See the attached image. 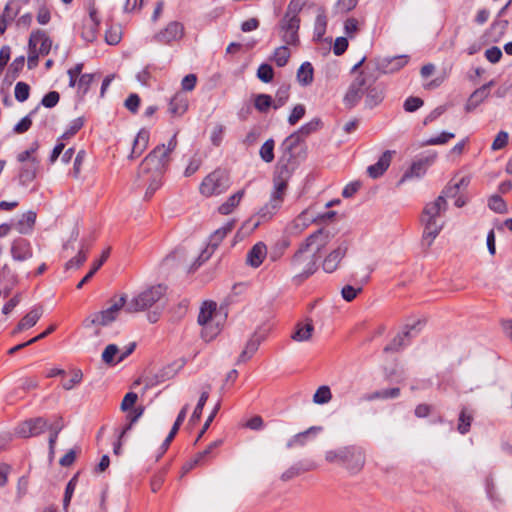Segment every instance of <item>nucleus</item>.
<instances>
[{
  "instance_id": "1",
  "label": "nucleus",
  "mask_w": 512,
  "mask_h": 512,
  "mask_svg": "<svg viewBox=\"0 0 512 512\" xmlns=\"http://www.w3.org/2000/svg\"><path fill=\"white\" fill-rule=\"evenodd\" d=\"M177 147V134H174L167 145L156 146L141 162L138 177L147 184L145 198L149 199L162 185V176L170 161V154Z\"/></svg>"
},
{
  "instance_id": "2",
  "label": "nucleus",
  "mask_w": 512,
  "mask_h": 512,
  "mask_svg": "<svg viewBox=\"0 0 512 512\" xmlns=\"http://www.w3.org/2000/svg\"><path fill=\"white\" fill-rule=\"evenodd\" d=\"M447 201L444 195L440 194L434 201L427 203L421 215V223L424 226L423 241L431 246L435 238L444 227L441 215L447 210Z\"/></svg>"
},
{
  "instance_id": "3",
  "label": "nucleus",
  "mask_w": 512,
  "mask_h": 512,
  "mask_svg": "<svg viewBox=\"0 0 512 512\" xmlns=\"http://www.w3.org/2000/svg\"><path fill=\"white\" fill-rule=\"evenodd\" d=\"M225 315L217 310L214 301H204L200 307L197 322L201 326V337L204 341L213 340L221 331Z\"/></svg>"
},
{
  "instance_id": "4",
  "label": "nucleus",
  "mask_w": 512,
  "mask_h": 512,
  "mask_svg": "<svg viewBox=\"0 0 512 512\" xmlns=\"http://www.w3.org/2000/svg\"><path fill=\"white\" fill-rule=\"evenodd\" d=\"M124 307H126L125 295L120 296L118 299H112L107 308L87 316L83 321V326L85 328L108 326L117 319Z\"/></svg>"
},
{
  "instance_id": "5",
  "label": "nucleus",
  "mask_w": 512,
  "mask_h": 512,
  "mask_svg": "<svg viewBox=\"0 0 512 512\" xmlns=\"http://www.w3.org/2000/svg\"><path fill=\"white\" fill-rule=\"evenodd\" d=\"M290 162H281L279 158L277 171L278 177L274 180V191L272 193L270 202L261 209V214L265 217L267 214L272 215L281 206L284 198V194L287 188V179L290 176V170L288 164Z\"/></svg>"
},
{
  "instance_id": "6",
  "label": "nucleus",
  "mask_w": 512,
  "mask_h": 512,
  "mask_svg": "<svg viewBox=\"0 0 512 512\" xmlns=\"http://www.w3.org/2000/svg\"><path fill=\"white\" fill-rule=\"evenodd\" d=\"M166 288L162 285L152 286L130 301H126V311L129 313L143 311L157 303L165 294Z\"/></svg>"
},
{
  "instance_id": "7",
  "label": "nucleus",
  "mask_w": 512,
  "mask_h": 512,
  "mask_svg": "<svg viewBox=\"0 0 512 512\" xmlns=\"http://www.w3.org/2000/svg\"><path fill=\"white\" fill-rule=\"evenodd\" d=\"M355 458V463H350L351 471L357 472L359 471L365 463V456L361 448L349 446L343 447L338 450H330L325 454V459L331 463H340L348 462V458Z\"/></svg>"
},
{
  "instance_id": "8",
  "label": "nucleus",
  "mask_w": 512,
  "mask_h": 512,
  "mask_svg": "<svg viewBox=\"0 0 512 512\" xmlns=\"http://www.w3.org/2000/svg\"><path fill=\"white\" fill-rule=\"evenodd\" d=\"M230 186L228 175L220 169L208 174L200 184L199 191L205 197L224 193Z\"/></svg>"
},
{
  "instance_id": "9",
  "label": "nucleus",
  "mask_w": 512,
  "mask_h": 512,
  "mask_svg": "<svg viewBox=\"0 0 512 512\" xmlns=\"http://www.w3.org/2000/svg\"><path fill=\"white\" fill-rule=\"evenodd\" d=\"M320 125L319 119H314L303 125L297 132L288 136L280 146L282 151L281 162H290L293 158V149L302 141V136H307L316 131Z\"/></svg>"
},
{
  "instance_id": "10",
  "label": "nucleus",
  "mask_w": 512,
  "mask_h": 512,
  "mask_svg": "<svg viewBox=\"0 0 512 512\" xmlns=\"http://www.w3.org/2000/svg\"><path fill=\"white\" fill-rule=\"evenodd\" d=\"M316 257L314 253L304 249L300 244L298 250L291 259V267L298 276L308 277L314 273L316 268Z\"/></svg>"
},
{
  "instance_id": "11",
  "label": "nucleus",
  "mask_w": 512,
  "mask_h": 512,
  "mask_svg": "<svg viewBox=\"0 0 512 512\" xmlns=\"http://www.w3.org/2000/svg\"><path fill=\"white\" fill-rule=\"evenodd\" d=\"M372 81L373 75L370 73L363 71L357 75L344 96V104L349 108L354 107L365 94L366 87H368Z\"/></svg>"
},
{
  "instance_id": "12",
  "label": "nucleus",
  "mask_w": 512,
  "mask_h": 512,
  "mask_svg": "<svg viewBox=\"0 0 512 512\" xmlns=\"http://www.w3.org/2000/svg\"><path fill=\"white\" fill-rule=\"evenodd\" d=\"M335 233L330 228H320L310 234L301 244L304 249L314 253L315 257L332 241Z\"/></svg>"
},
{
  "instance_id": "13",
  "label": "nucleus",
  "mask_w": 512,
  "mask_h": 512,
  "mask_svg": "<svg viewBox=\"0 0 512 512\" xmlns=\"http://www.w3.org/2000/svg\"><path fill=\"white\" fill-rule=\"evenodd\" d=\"M437 153L429 152L426 156H423L412 162L410 167L404 172L398 185L405 183L412 179H419L423 177L428 169L436 160Z\"/></svg>"
},
{
  "instance_id": "14",
  "label": "nucleus",
  "mask_w": 512,
  "mask_h": 512,
  "mask_svg": "<svg viewBox=\"0 0 512 512\" xmlns=\"http://www.w3.org/2000/svg\"><path fill=\"white\" fill-rule=\"evenodd\" d=\"M300 19L298 16H284L280 22V32L282 40L288 45H296L298 43V30Z\"/></svg>"
},
{
  "instance_id": "15",
  "label": "nucleus",
  "mask_w": 512,
  "mask_h": 512,
  "mask_svg": "<svg viewBox=\"0 0 512 512\" xmlns=\"http://www.w3.org/2000/svg\"><path fill=\"white\" fill-rule=\"evenodd\" d=\"M349 245L348 242L343 240L338 243L337 247L334 248L323 260L322 267L326 273H333L339 267L340 262L347 254Z\"/></svg>"
},
{
  "instance_id": "16",
  "label": "nucleus",
  "mask_w": 512,
  "mask_h": 512,
  "mask_svg": "<svg viewBox=\"0 0 512 512\" xmlns=\"http://www.w3.org/2000/svg\"><path fill=\"white\" fill-rule=\"evenodd\" d=\"M184 36V26L178 21H171L167 26L155 34L154 39L162 44H169L182 39Z\"/></svg>"
},
{
  "instance_id": "17",
  "label": "nucleus",
  "mask_w": 512,
  "mask_h": 512,
  "mask_svg": "<svg viewBox=\"0 0 512 512\" xmlns=\"http://www.w3.org/2000/svg\"><path fill=\"white\" fill-rule=\"evenodd\" d=\"M269 328H259L246 343L244 350L238 358V363L246 362L258 350L260 344L266 339Z\"/></svg>"
},
{
  "instance_id": "18",
  "label": "nucleus",
  "mask_w": 512,
  "mask_h": 512,
  "mask_svg": "<svg viewBox=\"0 0 512 512\" xmlns=\"http://www.w3.org/2000/svg\"><path fill=\"white\" fill-rule=\"evenodd\" d=\"M47 422L43 418H35L22 422L17 427V434L23 438L37 436L45 431Z\"/></svg>"
},
{
  "instance_id": "19",
  "label": "nucleus",
  "mask_w": 512,
  "mask_h": 512,
  "mask_svg": "<svg viewBox=\"0 0 512 512\" xmlns=\"http://www.w3.org/2000/svg\"><path fill=\"white\" fill-rule=\"evenodd\" d=\"M314 217L309 212L303 211L294 220H292L286 227V232L289 236H298L313 222Z\"/></svg>"
},
{
  "instance_id": "20",
  "label": "nucleus",
  "mask_w": 512,
  "mask_h": 512,
  "mask_svg": "<svg viewBox=\"0 0 512 512\" xmlns=\"http://www.w3.org/2000/svg\"><path fill=\"white\" fill-rule=\"evenodd\" d=\"M99 24L100 19L98 18L96 8L90 7L89 17L85 20L81 33L82 38L87 42L94 41L97 35Z\"/></svg>"
},
{
  "instance_id": "21",
  "label": "nucleus",
  "mask_w": 512,
  "mask_h": 512,
  "mask_svg": "<svg viewBox=\"0 0 512 512\" xmlns=\"http://www.w3.org/2000/svg\"><path fill=\"white\" fill-rule=\"evenodd\" d=\"M10 253L14 261L22 262L29 260L33 256L30 243L22 238L12 242Z\"/></svg>"
},
{
  "instance_id": "22",
  "label": "nucleus",
  "mask_w": 512,
  "mask_h": 512,
  "mask_svg": "<svg viewBox=\"0 0 512 512\" xmlns=\"http://www.w3.org/2000/svg\"><path fill=\"white\" fill-rule=\"evenodd\" d=\"M52 46L51 39L42 30L33 31L29 38V48H37V51L43 56L50 52Z\"/></svg>"
},
{
  "instance_id": "23",
  "label": "nucleus",
  "mask_w": 512,
  "mask_h": 512,
  "mask_svg": "<svg viewBox=\"0 0 512 512\" xmlns=\"http://www.w3.org/2000/svg\"><path fill=\"white\" fill-rule=\"evenodd\" d=\"M495 85V82L491 80L490 82L482 85L480 88L476 89L469 97L465 109L470 112L476 109L485 99L488 98L490 94V89Z\"/></svg>"
},
{
  "instance_id": "24",
  "label": "nucleus",
  "mask_w": 512,
  "mask_h": 512,
  "mask_svg": "<svg viewBox=\"0 0 512 512\" xmlns=\"http://www.w3.org/2000/svg\"><path fill=\"white\" fill-rule=\"evenodd\" d=\"M39 163L38 159H31L30 162L22 164L18 174L20 185L27 186L35 180L39 170Z\"/></svg>"
},
{
  "instance_id": "25",
  "label": "nucleus",
  "mask_w": 512,
  "mask_h": 512,
  "mask_svg": "<svg viewBox=\"0 0 512 512\" xmlns=\"http://www.w3.org/2000/svg\"><path fill=\"white\" fill-rule=\"evenodd\" d=\"M366 106L369 108H373L379 105L384 99V87L382 84L377 83L375 78L373 77V81L371 84L366 87Z\"/></svg>"
},
{
  "instance_id": "26",
  "label": "nucleus",
  "mask_w": 512,
  "mask_h": 512,
  "mask_svg": "<svg viewBox=\"0 0 512 512\" xmlns=\"http://www.w3.org/2000/svg\"><path fill=\"white\" fill-rule=\"evenodd\" d=\"M42 315H43L42 306L34 307L20 320L17 327L15 328L14 333H18L23 330L32 328L33 326L36 325V323L39 321V319L42 317Z\"/></svg>"
},
{
  "instance_id": "27",
  "label": "nucleus",
  "mask_w": 512,
  "mask_h": 512,
  "mask_svg": "<svg viewBox=\"0 0 512 512\" xmlns=\"http://www.w3.org/2000/svg\"><path fill=\"white\" fill-rule=\"evenodd\" d=\"M149 139V131L146 129H141L133 141L132 150L131 154L129 155V158L135 159L139 157L147 149Z\"/></svg>"
},
{
  "instance_id": "28",
  "label": "nucleus",
  "mask_w": 512,
  "mask_h": 512,
  "mask_svg": "<svg viewBox=\"0 0 512 512\" xmlns=\"http://www.w3.org/2000/svg\"><path fill=\"white\" fill-rule=\"evenodd\" d=\"M36 221V213L34 211H27L22 214L16 223L13 224V228L20 234H30L34 228Z\"/></svg>"
},
{
  "instance_id": "29",
  "label": "nucleus",
  "mask_w": 512,
  "mask_h": 512,
  "mask_svg": "<svg viewBox=\"0 0 512 512\" xmlns=\"http://www.w3.org/2000/svg\"><path fill=\"white\" fill-rule=\"evenodd\" d=\"M391 158V151H385L375 164L367 168L369 176L373 179L380 177L390 166Z\"/></svg>"
},
{
  "instance_id": "30",
  "label": "nucleus",
  "mask_w": 512,
  "mask_h": 512,
  "mask_svg": "<svg viewBox=\"0 0 512 512\" xmlns=\"http://www.w3.org/2000/svg\"><path fill=\"white\" fill-rule=\"evenodd\" d=\"M267 255V247L264 243L259 242L255 244L247 254V263L257 268L259 267Z\"/></svg>"
},
{
  "instance_id": "31",
  "label": "nucleus",
  "mask_w": 512,
  "mask_h": 512,
  "mask_svg": "<svg viewBox=\"0 0 512 512\" xmlns=\"http://www.w3.org/2000/svg\"><path fill=\"white\" fill-rule=\"evenodd\" d=\"M235 223V220H230L222 227L215 230L214 233L209 238V246L212 249L217 248L218 245L222 242V240L227 236V234L233 230Z\"/></svg>"
},
{
  "instance_id": "32",
  "label": "nucleus",
  "mask_w": 512,
  "mask_h": 512,
  "mask_svg": "<svg viewBox=\"0 0 512 512\" xmlns=\"http://www.w3.org/2000/svg\"><path fill=\"white\" fill-rule=\"evenodd\" d=\"M244 193V190H239L231 195L224 203L218 207V212L222 215H228L232 213L233 210L240 204Z\"/></svg>"
},
{
  "instance_id": "33",
  "label": "nucleus",
  "mask_w": 512,
  "mask_h": 512,
  "mask_svg": "<svg viewBox=\"0 0 512 512\" xmlns=\"http://www.w3.org/2000/svg\"><path fill=\"white\" fill-rule=\"evenodd\" d=\"M420 322H417V325H419ZM416 328V324L409 327L406 331H404L402 334L397 335L389 345L385 347V351H397L404 345H406L405 339L414 336L415 333L414 330Z\"/></svg>"
},
{
  "instance_id": "34",
  "label": "nucleus",
  "mask_w": 512,
  "mask_h": 512,
  "mask_svg": "<svg viewBox=\"0 0 512 512\" xmlns=\"http://www.w3.org/2000/svg\"><path fill=\"white\" fill-rule=\"evenodd\" d=\"M188 108L186 97L180 93L176 94L170 101L169 112L175 116L183 115Z\"/></svg>"
},
{
  "instance_id": "35",
  "label": "nucleus",
  "mask_w": 512,
  "mask_h": 512,
  "mask_svg": "<svg viewBox=\"0 0 512 512\" xmlns=\"http://www.w3.org/2000/svg\"><path fill=\"white\" fill-rule=\"evenodd\" d=\"M314 326L311 322L305 324H297L295 332L292 334V339L297 342L308 341L312 337Z\"/></svg>"
},
{
  "instance_id": "36",
  "label": "nucleus",
  "mask_w": 512,
  "mask_h": 512,
  "mask_svg": "<svg viewBox=\"0 0 512 512\" xmlns=\"http://www.w3.org/2000/svg\"><path fill=\"white\" fill-rule=\"evenodd\" d=\"M313 72L314 70L310 62L302 63L297 71L298 82L303 86L311 84L313 82Z\"/></svg>"
},
{
  "instance_id": "37",
  "label": "nucleus",
  "mask_w": 512,
  "mask_h": 512,
  "mask_svg": "<svg viewBox=\"0 0 512 512\" xmlns=\"http://www.w3.org/2000/svg\"><path fill=\"white\" fill-rule=\"evenodd\" d=\"M128 411L129 412L126 415L127 424L124 426V428L119 433L120 439L124 438V436L127 434V432L131 430L132 426L142 416V414L144 412V408L143 407H137V408H135L133 410H128Z\"/></svg>"
},
{
  "instance_id": "38",
  "label": "nucleus",
  "mask_w": 512,
  "mask_h": 512,
  "mask_svg": "<svg viewBox=\"0 0 512 512\" xmlns=\"http://www.w3.org/2000/svg\"><path fill=\"white\" fill-rule=\"evenodd\" d=\"M321 430L320 427L312 426L308 428L307 430L300 432L293 436L287 443V447H294V446H303L306 443L307 438L309 435L317 434Z\"/></svg>"
},
{
  "instance_id": "39",
  "label": "nucleus",
  "mask_w": 512,
  "mask_h": 512,
  "mask_svg": "<svg viewBox=\"0 0 512 512\" xmlns=\"http://www.w3.org/2000/svg\"><path fill=\"white\" fill-rule=\"evenodd\" d=\"M109 254H110V249L109 248L106 249L105 251H103V253L101 255V258L98 261L93 263V266L90 269V271L77 284V288L78 289H81L83 287V285L86 284L93 277V275L100 269V267L103 265V263L107 260V258L109 257Z\"/></svg>"
},
{
  "instance_id": "40",
  "label": "nucleus",
  "mask_w": 512,
  "mask_h": 512,
  "mask_svg": "<svg viewBox=\"0 0 512 512\" xmlns=\"http://www.w3.org/2000/svg\"><path fill=\"white\" fill-rule=\"evenodd\" d=\"M469 182H470V179L468 177H462V178L459 179V181H457L455 183H450L442 191L441 194L444 195L445 198L456 197L459 189L467 187Z\"/></svg>"
},
{
  "instance_id": "41",
  "label": "nucleus",
  "mask_w": 512,
  "mask_h": 512,
  "mask_svg": "<svg viewBox=\"0 0 512 512\" xmlns=\"http://www.w3.org/2000/svg\"><path fill=\"white\" fill-rule=\"evenodd\" d=\"M118 353V346L115 344H109L102 353V361L108 365L119 363L120 361H118V358L115 359Z\"/></svg>"
},
{
  "instance_id": "42",
  "label": "nucleus",
  "mask_w": 512,
  "mask_h": 512,
  "mask_svg": "<svg viewBox=\"0 0 512 512\" xmlns=\"http://www.w3.org/2000/svg\"><path fill=\"white\" fill-rule=\"evenodd\" d=\"M455 134L452 132L443 131L439 135L435 137H431L421 143V146H430V145H443L446 144L449 140L453 139Z\"/></svg>"
},
{
  "instance_id": "43",
  "label": "nucleus",
  "mask_w": 512,
  "mask_h": 512,
  "mask_svg": "<svg viewBox=\"0 0 512 512\" xmlns=\"http://www.w3.org/2000/svg\"><path fill=\"white\" fill-rule=\"evenodd\" d=\"M254 106L259 112L264 113L273 107V100L270 95L258 94L254 99Z\"/></svg>"
},
{
  "instance_id": "44",
  "label": "nucleus",
  "mask_w": 512,
  "mask_h": 512,
  "mask_svg": "<svg viewBox=\"0 0 512 512\" xmlns=\"http://www.w3.org/2000/svg\"><path fill=\"white\" fill-rule=\"evenodd\" d=\"M274 144L273 139H268L260 148V157L266 163H270L274 159Z\"/></svg>"
},
{
  "instance_id": "45",
  "label": "nucleus",
  "mask_w": 512,
  "mask_h": 512,
  "mask_svg": "<svg viewBox=\"0 0 512 512\" xmlns=\"http://www.w3.org/2000/svg\"><path fill=\"white\" fill-rule=\"evenodd\" d=\"M331 398L330 388L328 386H320L313 395V402L316 404H326Z\"/></svg>"
},
{
  "instance_id": "46",
  "label": "nucleus",
  "mask_w": 512,
  "mask_h": 512,
  "mask_svg": "<svg viewBox=\"0 0 512 512\" xmlns=\"http://www.w3.org/2000/svg\"><path fill=\"white\" fill-rule=\"evenodd\" d=\"M87 249H84V245H82L81 249L79 250L78 254L70 259L66 264V269H72V268H79L87 259Z\"/></svg>"
},
{
  "instance_id": "47",
  "label": "nucleus",
  "mask_w": 512,
  "mask_h": 512,
  "mask_svg": "<svg viewBox=\"0 0 512 512\" xmlns=\"http://www.w3.org/2000/svg\"><path fill=\"white\" fill-rule=\"evenodd\" d=\"M18 13H19L18 1L10 0V1H8V3L6 4V6L4 8L2 16L7 21H12L18 15Z\"/></svg>"
},
{
  "instance_id": "48",
  "label": "nucleus",
  "mask_w": 512,
  "mask_h": 512,
  "mask_svg": "<svg viewBox=\"0 0 512 512\" xmlns=\"http://www.w3.org/2000/svg\"><path fill=\"white\" fill-rule=\"evenodd\" d=\"M290 52L286 46H280L274 51V60L279 67L287 64Z\"/></svg>"
},
{
  "instance_id": "49",
  "label": "nucleus",
  "mask_w": 512,
  "mask_h": 512,
  "mask_svg": "<svg viewBox=\"0 0 512 512\" xmlns=\"http://www.w3.org/2000/svg\"><path fill=\"white\" fill-rule=\"evenodd\" d=\"M257 77L264 83H269L273 80L274 71L269 64H261L257 70Z\"/></svg>"
},
{
  "instance_id": "50",
  "label": "nucleus",
  "mask_w": 512,
  "mask_h": 512,
  "mask_svg": "<svg viewBox=\"0 0 512 512\" xmlns=\"http://www.w3.org/2000/svg\"><path fill=\"white\" fill-rule=\"evenodd\" d=\"M289 99V89L288 87H280L275 95V100L273 101V108L278 109L286 104Z\"/></svg>"
},
{
  "instance_id": "51",
  "label": "nucleus",
  "mask_w": 512,
  "mask_h": 512,
  "mask_svg": "<svg viewBox=\"0 0 512 512\" xmlns=\"http://www.w3.org/2000/svg\"><path fill=\"white\" fill-rule=\"evenodd\" d=\"M29 92H30V87L25 82H18L15 85L14 95H15L16 100H18L19 102L26 101L29 97Z\"/></svg>"
},
{
  "instance_id": "52",
  "label": "nucleus",
  "mask_w": 512,
  "mask_h": 512,
  "mask_svg": "<svg viewBox=\"0 0 512 512\" xmlns=\"http://www.w3.org/2000/svg\"><path fill=\"white\" fill-rule=\"evenodd\" d=\"M84 120L79 117L71 121L67 130L62 134L61 139H69L74 136L83 126Z\"/></svg>"
},
{
  "instance_id": "53",
  "label": "nucleus",
  "mask_w": 512,
  "mask_h": 512,
  "mask_svg": "<svg viewBox=\"0 0 512 512\" xmlns=\"http://www.w3.org/2000/svg\"><path fill=\"white\" fill-rule=\"evenodd\" d=\"M208 397H209V392L208 390L206 391H203L200 395V398L198 400V403L192 413V416H191V420L193 422H196L200 419L201 417V414H202V410H203V407L205 405V403L207 402L208 400Z\"/></svg>"
},
{
  "instance_id": "54",
  "label": "nucleus",
  "mask_w": 512,
  "mask_h": 512,
  "mask_svg": "<svg viewBox=\"0 0 512 512\" xmlns=\"http://www.w3.org/2000/svg\"><path fill=\"white\" fill-rule=\"evenodd\" d=\"M122 31L120 27H111L105 33V40L109 45H116L121 41Z\"/></svg>"
},
{
  "instance_id": "55",
  "label": "nucleus",
  "mask_w": 512,
  "mask_h": 512,
  "mask_svg": "<svg viewBox=\"0 0 512 512\" xmlns=\"http://www.w3.org/2000/svg\"><path fill=\"white\" fill-rule=\"evenodd\" d=\"M488 206L497 213H505L507 211L504 200L498 195H493L489 198Z\"/></svg>"
},
{
  "instance_id": "56",
  "label": "nucleus",
  "mask_w": 512,
  "mask_h": 512,
  "mask_svg": "<svg viewBox=\"0 0 512 512\" xmlns=\"http://www.w3.org/2000/svg\"><path fill=\"white\" fill-rule=\"evenodd\" d=\"M472 416L467 414L466 410L463 409L459 415L458 431L461 434H465L469 431L471 426Z\"/></svg>"
},
{
  "instance_id": "57",
  "label": "nucleus",
  "mask_w": 512,
  "mask_h": 512,
  "mask_svg": "<svg viewBox=\"0 0 512 512\" xmlns=\"http://www.w3.org/2000/svg\"><path fill=\"white\" fill-rule=\"evenodd\" d=\"M400 395V389L399 388H389L384 389L382 391H378L373 393L371 396H369V400L382 398V399H388V398H396Z\"/></svg>"
},
{
  "instance_id": "58",
  "label": "nucleus",
  "mask_w": 512,
  "mask_h": 512,
  "mask_svg": "<svg viewBox=\"0 0 512 512\" xmlns=\"http://www.w3.org/2000/svg\"><path fill=\"white\" fill-rule=\"evenodd\" d=\"M76 483H77V476L75 475L67 484L66 486V489H65V495H64V499H63V506H64V509L67 510L69 504H70V501H71V498H72V495L74 493V490L76 488Z\"/></svg>"
},
{
  "instance_id": "59",
  "label": "nucleus",
  "mask_w": 512,
  "mask_h": 512,
  "mask_svg": "<svg viewBox=\"0 0 512 512\" xmlns=\"http://www.w3.org/2000/svg\"><path fill=\"white\" fill-rule=\"evenodd\" d=\"M258 225V222H252L251 220L244 222L241 228L237 231L236 237L239 239H243L244 237L252 233L258 227Z\"/></svg>"
},
{
  "instance_id": "60",
  "label": "nucleus",
  "mask_w": 512,
  "mask_h": 512,
  "mask_svg": "<svg viewBox=\"0 0 512 512\" xmlns=\"http://www.w3.org/2000/svg\"><path fill=\"white\" fill-rule=\"evenodd\" d=\"M62 428H63V423L61 420L57 421L55 424H53L50 427L51 435L49 437V448H50L51 454L54 452V446H55L58 434L62 430Z\"/></svg>"
},
{
  "instance_id": "61",
  "label": "nucleus",
  "mask_w": 512,
  "mask_h": 512,
  "mask_svg": "<svg viewBox=\"0 0 512 512\" xmlns=\"http://www.w3.org/2000/svg\"><path fill=\"white\" fill-rule=\"evenodd\" d=\"M305 111L303 104H297L288 117L289 124L295 125L305 115Z\"/></svg>"
},
{
  "instance_id": "62",
  "label": "nucleus",
  "mask_w": 512,
  "mask_h": 512,
  "mask_svg": "<svg viewBox=\"0 0 512 512\" xmlns=\"http://www.w3.org/2000/svg\"><path fill=\"white\" fill-rule=\"evenodd\" d=\"M508 138H509V135L507 132L500 131L496 135V137L492 143L491 149L496 151V150H500V149L504 148L508 143Z\"/></svg>"
},
{
  "instance_id": "63",
  "label": "nucleus",
  "mask_w": 512,
  "mask_h": 512,
  "mask_svg": "<svg viewBox=\"0 0 512 512\" xmlns=\"http://www.w3.org/2000/svg\"><path fill=\"white\" fill-rule=\"evenodd\" d=\"M59 99H60L59 93L56 91H51V92L47 93L42 98L41 104L43 106H45L46 108H52L57 105V103L59 102Z\"/></svg>"
},
{
  "instance_id": "64",
  "label": "nucleus",
  "mask_w": 512,
  "mask_h": 512,
  "mask_svg": "<svg viewBox=\"0 0 512 512\" xmlns=\"http://www.w3.org/2000/svg\"><path fill=\"white\" fill-rule=\"evenodd\" d=\"M361 291H362V288H360V287L355 288L351 285H346L342 288L341 294H342V297L346 301L350 302V301L354 300Z\"/></svg>"
}]
</instances>
